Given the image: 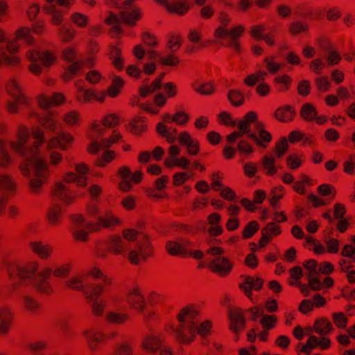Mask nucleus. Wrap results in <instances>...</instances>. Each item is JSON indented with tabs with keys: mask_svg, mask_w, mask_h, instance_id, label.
<instances>
[{
	"mask_svg": "<svg viewBox=\"0 0 355 355\" xmlns=\"http://www.w3.org/2000/svg\"><path fill=\"white\" fill-rule=\"evenodd\" d=\"M36 117L46 129L54 133L49 141L46 142L44 132L39 128L30 133L26 127L19 126L17 140L10 142V147L23 158L20 170L28 178L30 189L33 193L40 191L49 174L43 151L47 150L52 164H56L62 157L51 151V148L65 150L73 141L70 135L61 130L60 124L53 117L51 112L46 111L43 116L36 114Z\"/></svg>",
	"mask_w": 355,
	"mask_h": 355,
	"instance_id": "1",
	"label": "nucleus"
},
{
	"mask_svg": "<svg viewBox=\"0 0 355 355\" xmlns=\"http://www.w3.org/2000/svg\"><path fill=\"white\" fill-rule=\"evenodd\" d=\"M12 289H17L18 286L32 285L39 291L44 293H49L51 287L46 279L52 272V269L46 267L39 271L36 263H31L26 266H21L13 261H5Z\"/></svg>",
	"mask_w": 355,
	"mask_h": 355,
	"instance_id": "2",
	"label": "nucleus"
},
{
	"mask_svg": "<svg viewBox=\"0 0 355 355\" xmlns=\"http://www.w3.org/2000/svg\"><path fill=\"white\" fill-rule=\"evenodd\" d=\"M66 285L71 288L81 291L84 293L93 313L96 315H102L106 306V302L100 299L103 286L110 283V279L106 277L98 268H93L90 276L85 280L76 276L66 281Z\"/></svg>",
	"mask_w": 355,
	"mask_h": 355,
	"instance_id": "3",
	"label": "nucleus"
},
{
	"mask_svg": "<svg viewBox=\"0 0 355 355\" xmlns=\"http://www.w3.org/2000/svg\"><path fill=\"white\" fill-rule=\"evenodd\" d=\"M107 248L115 254L125 253L135 264L150 255L149 243L146 235L131 229L123 232V238L112 236L107 242Z\"/></svg>",
	"mask_w": 355,
	"mask_h": 355,
	"instance_id": "4",
	"label": "nucleus"
},
{
	"mask_svg": "<svg viewBox=\"0 0 355 355\" xmlns=\"http://www.w3.org/2000/svg\"><path fill=\"white\" fill-rule=\"evenodd\" d=\"M88 211L90 216L96 220V223L86 221L81 215H76L72 219L73 234L78 240L86 241L88 233L98 230L101 226L111 227L119 223V220L110 211H101L95 204L88 208Z\"/></svg>",
	"mask_w": 355,
	"mask_h": 355,
	"instance_id": "5",
	"label": "nucleus"
},
{
	"mask_svg": "<svg viewBox=\"0 0 355 355\" xmlns=\"http://www.w3.org/2000/svg\"><path fill=\"white\" fill-rule=\"evenodd\" d=\"M198 314V311L190 307L182 309L178 315V320L181 323L178 329H172L176 338L182 343H189L193 340L196 333L205 337L209 333L211 324L206 321L198 325L194 320L195 317Z\"/></svg>",
	"mask_w": 355,
	"mask_h": 355,
	"instance_id": "6",
	"label": "nucleus"
},
{
	"mask_svg": "<svg viewBox=\"0 0 355 355\" xmlns=\"http://www.w3.org/2000/svg\"><path fill=\"white\" fill-rule=\"evenodd\" d=\"M257 115L253 112L247 113L244 120L238 121V129L239 131H234L227 136V141L229 144H233L236 139L243 137L246 135L250 139L263 148L266 145L263 142H269L271 136L269 132L263 130L261 123L257 121Z\"/></svg>",
	"mask_w": 355,
	"mask_h": 355,
	"instance_id": "7",
	"label": "nucleus"
},
{
	"mask_svg": "<svg viewBox=\"0 0 355 355\" xmlns=\"http://www.w3.org/2000/svg\"><path fill=\"white\" fill-rule=\"evenodd\" d=\"M135 0L115 1L114 6L120 10L119 16L112 14L107 19V23L112 25V31L116 34H120L122 29L120 23L123 22L128 25L133 26L139 19V15L137 10L132 6Z\"/></svg>",
	"mask_w": 355,
	"mask_h": 355,
	"instance_id": "8",
	"label": "nucleus"
},
{
	"mask_svg": "<svg viewBox=\"0 0 355 355\" xmlns=\"http://www.w3.org/2000/svg\"><path fill=\"white\" fill-rule=\"evenodd\" d=\"M313 329L317 334L321 336V338H318L313 335L309 336L306 343L302 345L301 349V352L306 354H309L311 351L316 347L325 349L330 346V340L324 336L331 331V323L325 319H318L315 322Z\"/></svg>",
	"mask_w": 355,
	"mask_h": 355,
	"instance_id": "9",
	"label": "nucleus"
},
{
	"mask_svg": "<svg viewBox=\"0 0 355 355\" xmlns=\"http://www.w3.org/2000/svg\"><path fill=\"white\" fill-rule=\"evenodd\" d=\"M157 130L159 134L166 138L168 143H173L179 140L182 145L187 147L189 154L192 155L198 154L199 145L193 140L187 132H184L180 135H178L175 128L164 125L163 123H159L157 124Z\"/></svg>",
	"mask_w": 355,
	"mask_h": 355,
	"instance_id": "10",
	"label": "nucleus"
},
{
	"mask_svg": "<svg viewBox=\"0 0 355 355\" xmlns=\"http://www.w3.org/2000/svg\"><path fill=\"white\" fill-rule=\"evenodd\" d=\"M222 26L217 28L215 31V35L220 38H227L228 42L226 46L231 47L236 51L240 50L239 45L237 42V38L239 37L244 31L242 26H238L234 28L228 29L227 26L230 22V18L225 12H220L218 17Z\"/></svg>",
	"mask_w": 355,
	"mask_h": 355,
	"instance_id": "11",
	"label": "nucleus"
},
{
	"mask_svg": "<svg viewBox=\"0 0 355 355\" xmlns=\"http://www.w3.org/2000/svg\"><path fill=\"white\" fill-rule=\"evenodd\" d=\"M10 162L6 144L0 140V166H4ZM15 181L7 175H0V212L4 207L6 193H12L15 190Z\"/></svg>",
	"mask_w": 355,
	"mask_h": 355,
	"instance_id": "12",
	"label": "nucleus"
},
{
	"mask_svg": "<svg viewBox=\"0 0 355 355\" xmlns=\"http://www.w3.org/2000/svg\"><path fill=\"white\" fill-rule=\"evenodd\" d=\"M28 59L30 60V70L35 73L40 74L45 68L51 65L55 58L49 52H41L37 50H30L27 53Z\"/></svg>",
	"mask_w": 355,
	"mask_h": 355,
	"instance_id": "13",
	"label": "nucleus"
},
{
	"mask_svg": "<svg viewBox=\"0 0 355 355\" xmlns=\"http://www.w3.org/2000/svg\"><path fill=\"white\" fill-rule=\"evenodd\" d=\"M64 58L71 64L68 67L64 74L65 80H69L76 74L83 67H90L93 65V60L91 57L78 58L76 52L72 48H67L63 53Z\"/></svg>",
	"mask_w": 355,
	"mask_h": 355,
	"instance_id": "14",
	"label": "nucleus"
},
{
	"mask_svg": "<svg viewBox=\"0 0 355 355\" xmlns=\"http://www.w3.org/2000/svg\"><path fill=\"white\" fill-rule=\"evenodd\" d=\"M18 49V43L8 40L0 31V64L15 65L18 63L17 57L12 55Z\"/></svg>",
	"mask_w": 355,
	"mask_h": 355,
	"instance_id": "15",
	"label": "nucleus"
},
{
	"mask_svg": "<svg viewBox=\"0 0 355 355\" xmlns=\"http://www.w3.org/2000/svg\"><path fill=\"white\" fill-rule=\"evenodd\" d=\"M50 4L44 7V12L51 17L52 23L59 26L58 32L62 40L67 41L71 40L73 33L64 24H62L63 20V14L56 9L54 5L51 4L55 0H46Z\"/></svg>",
	"mask_w": 355,
	"mask_h": 355,
	"instance_id": "16",
	"label": "nucleus"
},
{
	"mask_svg": "<svg viewBox=\"0 0 355 355\" xmlns=\"http://www.w3.org/2000/svg\"><path fill=\"white\" fill-rule=\"evenodd\" d=\"M207 253L215 257L209 260V267L211 270L218 272L224 276L231 270V266L227 259L220 256L223 253L220 248L218 247L210 248L207 250Z\"/></svg>",
	"mask_w": 355,
	"mask_h": 355,
	"instance_id": "17",
	"label": "nucleus"
},
{
	"mask_svg": "<svg viewBox=\"0 0 355 355\" xmlns=\"http://www.w3.org/2000/svg\"><path fill=\"white\" fill-rule=\"evenodd\" d=\"M190 243L186 239L178 241H169L166 243V248L171 255H187L190 254L195 259H201L203 254L201 251H192L189 248Z\"/></svg>",
	"mask_w": 355,
	"mask_h": 355,
	"instance_id": "18",
	"label": "nucleus"
},
{
	"mask_svg": "<svg viewBox=\"0 0 355 355\" xmlns=\"http://www.w3.org/2000/svg\"><path fill=\"white\" fill-rule=\"evenodd\" d=\"M8 92L12 96L13 100L8 103L9 112L15 113L18 110V107L28 103L26 98L23 95L18 83L12 79L6 86Z\"/></svg>",
	"mask_w": 355,
	"mask_h": 355,
	"instance_id": "19",
	"label": "nucleus"
},
{
	"mask_svg": "<svg viewBox=\"0 0 355 355\" xmlns=\"http://www.w3.org/2000/svg\"><path fill=\"white\" fill-rule=\"evenodd\" d=\"M146 53L149 60L153 61L157 58L163 65L175 66L178 63L177 58L173 55H169L167 58H162L158 53L153 50L146 51L141 45H137L134 48V55L138 60H142Z\"/></svg>",
	"mask_w": 355,
	"mask_h": 355,
	"instance_id": "20",
	"label": "nucleus"
},
{
	"mask_svg": "<svg viewBox=\"0 0 355 355\" xmlns=\"http://www.w3.org/2000/svg\"><path fill=\"white\" fill-rule=\"evenodd\" d=\"M126 300L133 309L142 313L146 319L151 315L152 313L150 311H145L146 302L144 297L137 288L128 291Z\"/></svg>",
	"mask_w": 355,
	"mask_h": 355,
	"instance_id": "21",
	"label": "nucleus"
},
{
	"mask_svg": "<svg viewBox=\"0 0 355 355\" xmlns=\"http://www.w3.org/2000/svg\"><path fill=\"white\" fill-rule=\"evenodd\" d=\"M75 173H69L65 176V180L67 182L74 183L79 187H84L87 183V178L85 175L89 171V168L84 164H79L76 165Z\"/></svg>",
	"mask_w": 355,
	"mask_h": 355,
	"instance_id": "22",
	"label": "nucleus"
},
{
	"mask_svg": "<svg viewBox=\"0 0 355 355\" xmlns=\"http://www.w3.org/2000/svg\"><path fill=\"white\" fill-rule=\"evenodd\" d=\"M304 267L310 272L308 279L311 288L314 291L320 290L322 288V283L318 277H315L319 274V266L317 261L314 259L306 261L304 263Z\"/></svg>",
	"mask_w": 355,
	"mask_h": 355,
	"instance_id": "23",
	"label": "nucleus"
},
{
	"mask_svg": "<svg viewBox=\"0 0 355 355\" xmlns=\"http://www.w3.org/2000/svg\"><path fill=\"white\" fill-rule=\"evenodd\" d=\"M119 174L123 179L122 182L120 184L121 190L126 191L130 189L132 184L130 181L134 182H139L141 179V173L139 171L132 173L128 167H122L119 170Z\"/></svg>",
	"mask_w": 355,
	"mask_h": 355,
	"instance_id": "24",
	"label": "nucleus"
},
{
	"mask_svg": "<svg viewBox=\"0 0 355 355\" xmlns=\"http://www.w3.org/2000/svg\"><path fill=\"white\" fill-rule=\"evenodd\" d=\"M230 329L234 334H238L245 326V320L242 313L239 311H229Z\"/></svg>",
	"mask_w": 355,
	"mask_h": 355,
	"instance_id": "25",
	"label": "nucleus"
},
{
	"mask_svg": "<svg viewBox=\"0 0 355 355\" xmlns=\"http://www.w3.org/2000/svg\"><path fill=\"white\" fill-rule=\"evenodd\" d=\"M163 5L168 12L184 15L189 9L185 2L178 0H155Z\"/></svg>",
	"mask_w": 355,
	"mask_h": 355,
	"instance_id": "26",
	"label": "nucleus"
},
{
	"mask_svg": "<svg viewBox=\"0 0 355 355\" xmlns=\"http://www.w3.org/2000/svg\"><path fill=\"white\" fill-rule=\"evenodd\" d=\"M250 311L252 314V320L256 321L258 318H261L259 322L264 329H271L275 326L276 319L274 316L264 314L263 311L261 309H251Z\"/></svg>",
	"mask_w": 355,
	"mask_h": 355,
	"instance_id": "27",
	"label": "nucleus"
},
{
	"mask_svg": "<svg viewBox=\"0 0 355 355\" xmlns=\"http://www.w3.org/2000/svg\"><path fill=\"white\" fill-rule=\"evenodd\" d=\"M53 199L60 200L65 204H69L73 199L70 189L62 183L56 184L53 189Z\"/></svg>",
	"mask_w": 355,
	"mask_h": 355,
	"instance_id": "28",
	"label": "nucleus"
},
{
	"mask_svg": "<svg viewBox=\"0 0 355 355\" xmlns=\"http://www.w3.org/2000/svg\"><path fill=\"white\" fill-rule=\"evenodd\" d=\"M64 101V98L62 94L55 93L52 96H40L38 99V103L42 109L47 110L50 107L60 105Z\"/></svg>",
	"mask_w": 355,
	"mask_h": 355,
	"instance_id": "29",
	"label": "nucleus"
},
{
	"mask_svg": "<svg viewBox=\"0 0 355 355\" xmlns=\"http://www.w3.org/2000/svg\"><path fill=\"white\" fill-rule=\"evenodd\" d=\"M76 86L78 91V100L81 102H88L92 98H94L98 101H103L104 100L105 94L103 92H101V95H98L90 89H85L84 87L78 83H76Z\"/></svg>",
	"mask_w": 355,
	"mask_h": 355,
	"instance_id": "30",
	"label": "nucleus"
},
{
	"mask_svg": "<svg viewBox=\"0 0 355 355\" xmlns=\"http://www.w3.org/2000/svg\"><path fill=\"white\" fill-rule=\"evenodd\" d=\"M301 114L304 119L309 121L315 120L319 124H322L326 121V119L323 116H317L315 107L310 103H306L303 105Z\"/></svg>",
	"mask_w": 355,
	"mask_h": 355,
	"instance_id": "31",
	"label": "nucleus"
},
{
	"mask_svg": "<svg viewBox=\"0 0 355 355\" xmlns=\"http://www.w3.org/2000/svg\"><path fill=\"white\" fill-rule=\"evenodd\" d=\"M262 285L263 281L260 278L248 276L245 279L244 284H240V288L243 290L246 295L250 297L251 289L260 290L262 288Z\"/></svg>",
	"mask_w": 355,
	"mask_h": 355,
	"instance_id": "32",
	"label": "nucleus"
},
{
	"mask_svg": "<svg viewBox=\"0 0 355 355\" xmlns=\"http://www.w3.org/2000/svg\"><path fill=\"white\" fill-rule=\"evenodd\" d=\"M144 348L149 352H155L162 347V338L158 334H150L143 341Z\"/></svg>",
	"mask_w": 355,
	"mask_h": 355,
	"instance_id": "33",
	"label": "nucleus"
},
{
	"mask_svg": "<svg viewBox=\"0 0 355 355\" xmlns=\"http://www.w3.org/2000/svg\"><path fill=\"white\" fill-rule=\"evenodd\" d=\"M120 137L119 135H114L112 138L102 139L101 142L94 140L92 141L88 150L91 153L96 154L101 148H107L110 147V146L116 141Z\"/></svg>",
	"mask_w": 355,
	"mask_h": 355,
	"instance_id": "34",
	"label": "nucleus"
},
{
	"mask_svg": "<svg viewBox=\"0 0 355 355\" xmlns=\"http://www.w3.org/2000/svg\"><path fill=\"white\" fill-rule=\"evenodd\" d=\"M165 73H163L159 77L157 78L150 85H144L140 87L139 94L141 97H146L148 94L159 89L162 87V79Z\"/></svg>",
	"mask_w": 355,
	"mask_h": 355,
	"instance_id": "35",
	"label": "nucleus"
},
{
	"mask_svg": "<svg viewBox=\"0 0 355 355\" xmlns=\"http://www.w3.org/2000/svg\"><path fill=\"white\" fill-rule=\"evenodd\" d=\"M31 245L33 251L43 259H47L51 253V248L41 241H35L31 243Z\"/></svg>",
	"mask_w": 355,
	"mask_h": 355,
	"instance_id": "36",
	"label": "nucleus"
},
{
	"mask_svg": "<svg viewBox=\"0 0 355 355\" xmlns=\"http://www.w3.org/2000/svg\"><path fill=\"white\" fill-rule=\"evenodd\" d=\"M261 231V242H264V243H261V247H264L265 244L269 241L270 236L273 235H277L281 232L279 227L273 223H269L267 224V225L263 228Z\"/></svg>",
	"mask_w": 355,
	"mask_h": 355,
	"instance_id": "37",
	"label": "nucleus"
},
{
	"mask_svg": "<svg viewBox=\"0 0 355 355\" xmlns=\"http://www.w3.org/2000/svg\"><path fill=\"white\" fill-rule=\"evenodd\" d=\"M345 209L341 204H336L334 209V217L340 220L337 224V227L340 232H344L347 227L348 223L346 220L343 219Z\"/></svg>",
	"mask_w": 355,
	"mask_h": 355,
	"instance_id": "38",
	"label": "nucleus"
},
{
	"mask_svg": "<svg viewBox=\"0 0 355 355\" xmlns=\"http://www.w3.org/2000/svg\"><path fill=\"white\" fill-rule=\"evenodd\" d=\"M11 313L6 307L0 306V334L7 332L11 322Z\"/></svg>",
	"mask_w": 355,
	"mask_h": 355,
	"instance_id": "39",
	"label": "nucleus"
},
{
	"mask_svg": "<svg viewBox=\"0 0 355 355\" xmlns=\"http://www.w3.org/2000/svg\"><path fill=\"white\" fill-rule=\"evenodd\" d=\"M265 27L263 25L258 26H252L251 30V35L256 40H264L268 45L272 46L274 44V40L270 35H265L263 31Z\"/></svg>",
	"mask_w": 355,
	"mask_h": 355,
	"instance_id": "40",
	"label": "nucleus"
},
{
	"mask_svg": "<svg viewBox=\"0 0 355 355\" xmlns=\"http://www.w3.org/2000/svg\"><path fill=\"white\" fill-rule=\"evenodd\" d=\"M83 334L87 338L89 347L92 349H94V345L96 344L99 343L102 339L106 337L105 334H102L98 330H95L92 332H90L88 330H85L83 331Z\"/></svg>",
	"mask_w": 355,
	"mask_h": 355,
	"instance_id": "41",
	"label": "nucleus"
},
{
	"mask_svg": "<svg viewBox=\"0 0 355 355\" xmlns=\"http://www.w3.org/2000/svg\"><path fill=\"white\" fill-rule=\"evenodd\" d=\"M54 325L57 329L62 332L64 336L67 338H69L73 334L69 329L68 319L65 316H60L57 318L54 321Z\"/></svg>",
	"mask_w": 355,
	"mask_h": 355,
	"instance_id": "42",
	"label": "nucleus"
},
{
	"mask_svg": "<svg viewBox=\"0 0 355 355\" xmlns=\"http://www.w3.org/2000/svg\"><path fill=\"white\" fill-rule=\"evenodd\" d=\"M321 48L325 51L327 55L325 56V59L327 62V64L330 66L335 65L338 63L340 60V55L338 52L333 50L330 46L326 44H322Z\"/></svg>",
	"mask_w": 355,
	"mask_h": 355,
	"instance_id": "43",
	"label": "nucleus"
},
{
	"mask_svg": "<svg viewBox=\"0 0 355 355\" xmlns=\"http://www.w3.org/2000/svg\"><path fill=\"white\" fill-rule=\"evenodd\" d=\"M220 220V216L214 213L209 216V223L211 227L209 228V232L211 236H218L222 232V227L218 225Z\"/></svg>",
	"mask_w": 355,
	"mask_h": 355,
	"instance_id": "44",
	"label": "nucleus"
},
{
	"mask_svg": "<svg viewBox=\"0 0 355 355\" xmlns=\"http://www.w3.org/2000/svg\"><path fill=\"white\" fill-rule=\"evenodd\" d=\"M294 111L291 107L287 105L279 108L275 114V117L282 122L291 121L293 119Z\"/></svg>",
	"mask_w": 355,
	"mask_h": 355,
	"instance_id": "45",
	"label": "nucleus"
},
{
	"mask_svg": "<svg viewBox=\"0 0 355 355\" xmlns=\"http://www.w3.org/2000/svg\"><path fill=\"white\" fill-rule=\"evenodd\" d=\"M105 318L109 322L121 324L128 320V315L121 313L108 311L106 314Z\"/></svg>",
	"mask_w": 355,
	"mask_h": 355,
	"instance_id": "46",
	"label": "nucleus"
},
{
	"mask_svg": "<svg viewBox=\"0 0 355 355\" xmlns=\"http://www.w3.org/2000/svg\"><path fill=\"white\" fill-rule=\"evenodd\" d=\"M62 211V208L58 205L55 203L51 207L49 211V221L53 225L55 224L57 222L59 221Z\"/></svg>",
	"mask_w": 355,
	"mask_h": 355,
	"instance_id": "47",
	"label": "nucleus"
},
{
	"mask_svg": "<svg viewBox=\"0 0 355 355\" xmlns=\"http://www.w3.org/2000/svg\"><path fill=\"white\" fill-rule=\"evenodd\" d=\"M228 99L231 103L234 106H239L243 102V96L238 90H230L228 92Z\"/></svg>",
	"mask_w": 355,
	"mask_h": 355,
	"instance_id": "48",
	"label": "nucleus"
},
{
	"mask_svg": "<svg viewBox=\"0 0 355 355\" xmlns=\"http://www.w3.org/2000/svg\"><path fill=\"white\" fill-rule=\"evenodd\" d=\"M123 81L119 77H114L112 84L108 88V94L110 96H116L120 92V88L123 86Z\"/></svg>",
	"mask_w": 355,
	"mask_h": 355,
	"instance_id": "49",
	"label": "nucleus"
},
{
	"mask_svg": "<svg viewBox=\"0 0 355 355\" xmlns=\"http://www.w3.org/2000/svg\"><path fill=\"white\" fill-rule=\"evenodd\" d=\"M275 158L268 156H264L262 160V164L263 168L267 171L269 175H274L277 172L276 167L275 166Z\"/></svg>",
	"mask_w": 355,
	"mask_h": 355,
	"instance_id": "50",
	"label": "nucleus"
},
{
	"mask_svg": "<svg viewBox=\"0 0 355 355\" xmlns=\"http://www.w3.org/2000/svg\"><path fill=\"white\" fill-rule=\"evenodd\" d=\"M266 73L263 71H259L256 74H251L245 78L244 83L249 85L253 86L257 82L263 80Z\"/></svg>",
	"mask_w": 355,
	"mask_h": 355,
	"instance_id": "51",
	"label": "nucleus"
},
{
	"mask_svg": "<svg viewBox=\"0 0 355 355\" xmlns=\"http://www.w3.org/2000/svg\"><path fill=\"white\" fill-rule=\"evenodd\" d=\"M165 164L169 168H172L174 166H178L184 169H187L189 166V161L185 157L178 158L175 159V161L166 159Z\"/></svg>",
	"mask_w": 355,
	"mask_h": 355,
	"instance_id": "52",
	"label": "nucleus"
},
{
	"mask_svg": "<svg viewBox=\"0 0 355 355\" xmlns=\"http://www.w3.org/2000/svg\"><path fill=\"white\" fill-rule=\"evenodd\" d=\"M259 230L258 223L253 220L250 222L242 232L244 239H249Z\"/></svg>",
	"mask_w": 355,
	"mask_h": 355,
	"instance_id": "53",
	"label": "nucleus"
},
{
	"mask_svg": "<svg viewBox=\"0 0 355 355\" xmlns=\"http://www.w3.org/2000/svg\"><path fill=\"white\" fill-rule=\"evenodd\" d=\"M17 37L18 40H23L28 44H31L33 42L31 30L28 28H21L17 31Z\"/></svg>",
	"mask_w": 355,
	"mask_h": 355,
	"instance_id": "54",
	"label": "nucleus"
},
{
	"mask_svg": "<svg viewBox=\"0 0 355 355\" xmlns=\"http://www.w3.org/2000/svg\"><path fill=\"white\" fill-rule=\"evenodd\" d=\"M194 89L204 95H209L214 92V87L211 83H200L198 87H194Z\"/></svg>",
	"mask_w": 355,
	"mask_h": 355,
	"instance_id": "55",
	"label": "nucleus"
},
{
	"mask_svg": "<svg viewBox=\"0 0 355 355\" xmlns=\"http://www.w3.org/2000/svg\"><path fill=\"white\" fill-rule=\"evenodd\" d=\"M114 355H133L131 347L127 343L119 344L116 347Z\"/></svg>",
	"mask_w": 355,
	"mask_h": 355,
	"instance_id": "56",
	"label": "nucleus"
},
{
	"mask_svg": "<svg viewBox=\"0 0 355 355\" xmlns=\"http://www.w3.org/2000/svg\"><path fill=\"white\" fill-rule=\"evenodd\" d=\"M113 152L105 150L103 155L96 160V164L99 166H105V163L110 162L114 158Z\"/></svg>",
	"mask_w": 355,
	"mask_h": 355,
	"instance_id": "57",
	"label": "nucleus"
},
{
	"mask_svg": "<svg viewBox=\"0 0 355 355\" xmlns=\"http://www.w3.org/2000/svg\"><path fill=\"white\" fill-rule=\"evenodd\" d=\"M71 20L80 27H85L87 23V17L79 12L73 13L71 15Z\"/></svg>",
	"mask_w": 355,
	"mask_h": 355,
	"instance_id": "58",
	"label": "nucleus"
},
{
	"mask_svg": "<svg viewBox=\"0 0 355 355\" xmlns=\"http://www.w3.org/2000/svg\"><path fill=\"white\" fill-rule=\"evenodd\" d=\"M237 149L241 154L248 155L253 152L252 147L245 140H240L237 144Z\"/></svg>",
	"mask_w": 355,
	"mask_h": 355,
	"instance_id": "59",
	"label": "nucleus"
},
{
	"mask_svg": "<svg viewBox=\"0 0 355 355\" xmlns=\"http://www.w3.org/2000/svg\"><path fill=\"white\" fill-rule=\"evenodd\" d=\"M288 148V143L285 138H283L276 146V154L277 157H282L286 152Z\"/></svg>",
	"mask_w": 355,
	"mask_h": 355,
	"instance_id": "60",
	"label": "nucleus"
},
{
	"mask_svg": "<svg viewBox=\"0 0 355 355\" xmlns=\"http://www.w3.org/2000/svg\"><path fill=\"white\" fill-rule=\"evenodd\" d=\"M334 321L339 328H345L347 324L346 317L341 313L334 314Z\"/></svg>",
	"mask_w": 355,
	"mask_h": 355,
	"instance_id": "61",
	"label": "nucleus"
},
{
	"mask_svg": "<svg viewBox=\"0 0 355 355\" xmlns=\"http://www.w3.org/2000/svg\"><path fill=\"white\" fill-rule=\"evenodd\" d=\"M325 65L324 62L320 58H317L311 61L310 68L316 73H320L322 67Z\"/></svg>",
	"mask_w": 355,
	"mask_h": 355,
	"instance_id": "62",
	"label": "nucleus"
},
{
	"mask_svg": "<svg viewBox=\"0 0 355 355\" xmlns=\"http://www.w3.org/2000/svg\"><path fill=\"white\" fill-rule=\"evenodd\" d=\"M119 123V119L114 114H109L103 119V125L107 128H112Z\"/></svg>",
	"mask_w": 355,
	"mask_h": 355,
	"instance_id": "63",
	"label": "nucleus"
},
{
	"mask_svg": "<svg viewBox=\"0 0 355 355\" xmlns=\"http://www.w3.org/2000/svg\"><path fill=\"white\" fill-rule=\"evenodd\" d=\"M326 245L328 248L329 252L331 253H336L338 250V241L332 238H327L325 240Z\"/></svg>",
	"mask_w": 355,
	"mask_h": 355,
	"instance_id": "64",
	"label": "nucleus"
}]
</instances>
